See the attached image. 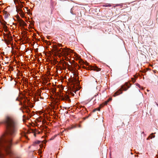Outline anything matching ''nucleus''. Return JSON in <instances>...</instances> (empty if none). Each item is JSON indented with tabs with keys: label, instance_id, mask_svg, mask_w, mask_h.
Segmentation results:
<instances>
[{
	"label": "nucleus",
	"instance_id": "obj_15",
	"mask_svg": "<svg viewBox=\"0 0 158 158\" xmlns=\"http://www.w3.org/2000/svg\"><path fill=\"white\" fill-rule=\"evenodd\" d=\"M104 6L105 7H110L111 6V5L110 4H106V5H104Z\"/></svg>",
	"mask_w": 158,
	"mask_h": 158
},
{
	"label": "nucleus",
	"instance_id": "obj_13",
	"mask_svg": "<svg viewBox=\"0 0 158 158\" xmlns=\"http://www.w3.org/2000/svg\"><path fill=\"white\" fill-rule=\"evenodd\" d=\"M14 2L15 4H19L20 3V1H19V0H14Z\"/></svg>",
	"mask_w": 158,
	"mask_h": 158
},
{
	"label": "nucleus",
	"instance_id": "obj_11",
	"mask_svg": "<svg viewBox=\"0 0 158 158\" xmlns=\"http://www.w3.org/2000/svg\"><path fill=\"white\" fill-rule=\"evenodd\" d=\"M22 2H20V3L18 4V6L19 8H20L22 9V8L23 7V5L22 4ZM23 3H24L23 2Z\"/></svg>",
	"mask_w": 158,
	"mask_h": 158
},
{
	"label": "nucleus",
	"instance_id": "obj_31",
	"mask_svg": "<svg viewBox=\"0 0 158 158\" xmlns=\"http://www.w3.org/2000/svg\"><path fill=\"white\" fill-rule=\"evenodd\" d=\"M26 9L27 10V9L26 8Z\"/></svg>",
	"mask_w": 158,
	"mask_h": 158
},
{
	"label": "nucleus",
	"instance_id": "obj_25",
	"mask_svg": "<svg viewBox=\"0 0 158 158\" xmlns=\"http://www.w3.org/2000/svg\"><path fill=\"white\" fill-rule=\"evenodd\" d=\"M61 44H59V46H60V47L61 46Z\"/></svg>",
	"mask_w": 158,
	"mask_h": 158
},
{
	"label": "nucleus",
	"instance_id": "obj_4",
	"mask_svg": "<svg viewBox=\"0 0 158 158\" xmlns=\"http://www.w3.org/2000/svg\"><path fill=\"white\" fill-rule=\"evenodd\" d=\"M67 64L68 65V66L69 69L70 71H72L73 72L74 77L73 81L76 82H77L78 81V77L77 70L76 69L74 68H72L68 64Z\"/></svg>",
	"mask_w": 158,
	"mask_h": 158
},
{
	"label": "nucleus",
	"instance_id": "obj_14",
	"mask_svg": "<svg viewBox=\"0 0 158 158\" xmlns=\"http://www.w3.org/2000/svg\"><path fill=\"white\" fill-rule=\"evenodd\" d=\"M56 88H54L52 89V91H53V92L54 93H55L56 94Z\"/></svg>",
	"mask_w": 158,
	"mask_h": 158
},
{
	"label": "nucleus",
	"instance_id": "obj_28",
	"mask_svg": "<svg viewBox=\"0 0 158 158\" xmlns=\"http://www.w3.org/2000/svg\"><path fill=\"white\" fill-rule=\"evenodd\" d=\"M98 110H99V111H100V108H99V109H98Z\"/></svg>",
	"mask_w": 158,
	"mask_h": 158
},
{
	"label": "nucleus",
	"instance_id": "obj_30",
	"mask_svg": "<svg viewBox=\"0 0 158 158\" xmlns=\"http://www.w3.org/2000/svg\"><path fill=\"white\" fill-rule=\"evenodd\" d=\"M157 156H158V157H158V155H157Z\"/></svg>",
	"mask_w": 158,
	"mask_h": 158
},
{
	"label": "nucleus",
	"instance_id": "obj_7",
	"mask_svg": "<svg viewBox=\"0 0 158 158\" xmlns=\"http://www.w3.org/2000/svg\"><path fill=\"white\" fill-rule=\"evenodd\" d=\"M74 56H75L76 60H79L80 62H81V60L80 56L76 53H74Z\"/></svg>",
	"mask_w": 158,
	"mask_h": 158
},
{
	"label": "nucleus",
	"instance_id": "obj_10",
	"mask_svg": "<svg viewBox=\"0 0 158 158\" xmlns=\"http://www.w3.org/2000/svg\"><path fill=\"white\" fill-rule=\"evenodd\" d=\"M153 134H154L153 133H152L148 137V138H147V140L149 139V138L151 139H152L153 138H154L155 137V136L154 135H153Z\"/></svg>",
	"mask_w": 158,
	"mask_h": 158
},
{
	"label": "nucleus",
	"instance_id": "obj_2",
	"mask_svg": "<svg viewBox=\"0 0 158 158\" xmlns=\"http://www.w3.org/2000/svg\"><path fill=\"white\" fill-rule=\"evenodd\" d=\"M129 83L127 82H126L124 85H122L121 86V88L119 89L116 92H115L113 95L114 97H116L118 95L120 94L123 93L122 90L126 91L131 86V85L130 83H129L130 85H128Z\"/></svg>",
	"mask_w": 158,
	"mask_h": 158
},
{
	"label": "nucleus",
	"instance_id": "obj_24",
	"mask_svg": "<svg viewBox=\"0 0 158 158\" xmlns=\"http://www.w3.org/2000/svg\"><path fill=\"white\" fill-rule=\"evenodd\" d=\"M25 117H26L25 115H23V118H25Z\"/></svg>",
	"mask_w": 158,
	"mask_h": 158
},
{
	"label": "nucleus",
	"instance_id": "obj_9",
	"mask_svg": "<svg viewBox=\"0 0 158 158\" xmlns=\"http://www.w3.org/2000/svg\"><path fill=\"white\" fill-rule=\"evenodd\" d=\"M19 23L21 25L23 26H25L27 25L26 23L21 19H20L19 20Z\"/></svg>",
	"mask_w": 158,
	"mask_h": 158
},
{
	"label": "nucleus",
	"instance_id": "obj_29",
	"mask_svg": "<svg viewBox=\"0 0 158 158\" xmlns=\"http://www.w3.org/2000/svg\"><path fill=\"white\" fill-rule=\"evenodd\" d=\"M40 143V142H38L37 143Z\"/></svg>",
	"mask_w": 158,
	"mask_h": 158
},
{
	"label": "nucleus",
	"instance_id": "obj_16",
	"mask_svg": "<svg viewBox=\"0 0 158 158\" xmlns=\"http://www.w3.org/2000/svg\"><path fill=\"white\" fill-rule=\"evenodd\" d=\"M22 135L23 136H24L27 139V136L26 134L25 133H23Z\"/></svg>",
	"mask_w": 158,
	"mask_h": 158
},
{
	"label": "nucleus",
	"instance_id": "obj_27",
	"mask_svg": "<svg viewBox=\"0 0 158 158\" xmlns=\"http://www.w3.org/2000/svg\"><path fill=\"white\" fill-rule=\"evenodd\" d=\"M72 96L74 95V94H72Z\"/></svg>",
	"mask_w": 158,
	"mask_h": 158
},
{
	"label": "nucleus",
	"instance_id": "obj_21",
	"mask_svg": "<svg viewBox=\"0 0 158 158\" xmlns=\"http://www.w3.org/2000/svg\"><path fill=\"white\" fill-rule=\"evenodd\" d=\"M112 100V99L111 98H110L107 101H110V100Z\"/></svg>",
	"mask_w": 158,
	"mask_h": 158
},
{
	"label": "nucleus",
	"instance_id": "obj_32",
	"mask_svg": "<svg viewBox=\"0 0 158 158\" xmlns=\"http://www.w3.org/2000/svg\"><path fill=\"white\" fill-rule=\"evenodd\" d=\"M142 133H144V132H142Z\"/></svg>",
	"mask_w": 158,
	"mask_h": 158
},
{
	"label": "nucleus",
	"instance_id": "obj_23",
	"mask_svg": "<svg viewBox=\"0 0 158 158\" xmlns=\"http://www.w3.org/2000/svg\"><path fill=\"white\" fill-rule=\"evenodd\" d=\"M83 68H84V69H85L86 68V67H85L84 66H83Z\"/></svg>",
	"mask_w": 158,
	"mask_h": 158
},
{
	"label": "nucleus",
	"instance_id": "obj_8",
	"mask_svg": "<svg viewBox=\"0 0 158 158\" xmlns=\"http://www.w3.org/2000/svg\"><path fill=\"white\" fill-rule=\"evenodd\" d=\"M91 69L92 70L97 71H98L100 70V69L96 66L91 67Z\"/></svg>",
	"mask_w": 158,
	"mask_h": 158
},
{
	"label": "nucleus",
	"instance_id": "obj_1",
	"mask_svg": "<svg viewBox=\"0 0 158 158\" xmlns=\"http://www.w3.org/2000/svg\"><path fill=\"white\" fill-rule=\"evenodd\" d=\"M16 101H19V105H23L24 108V111L26 112L27 113L29 114L30 112V110L28 108V106L25 104L27 102V104L29 105L30 103V102L28 99L27 98V97H26L24 95H23V96L19 97H18L16 99Z\"/></svg>",
	"mask_w": 158,
	"mask_h": 158
},
{
	"label": "nucleus",
	"instance_id": "obj_5",
	"mask_svg": "<svg viewBox=\"0 0 158 158\" xmlns=\"http://www.w3.org/2000/svg\"><path fill=\"white\" fill-rule=\"evenodd\" d=\"M57 94L61 100L67 101L69 102H70L71 100L69 98V97L66 94H64L62 92H60V94Z\"/></svg>",
	"mask_w": 158,
	"mask_h": 158
},
{
	"label": "nucleus",
	"instance_id": "obj_12",
	"mask_svg": "<svg viewBox=\"0 0 158 158\" xmlns=\"http://www.w3.org/2000/svg\"><path fill=\"white\" fill-rule=\"evenodd\" d=\"M81 63L82 64H85L86 66L89 65V64L87 62H85L82 60H81Z\"/></svg>",
	"mask_w": 158,
	"mask_h": 158
},
{
	"label": "nucleus",
	"instance_id": "obj_17",
	"mask_svg": "<svg viewBox=\"0 0 158 158\" xmlns=\"http://www.w3.org/2000/svg\"><path fill=\"white\" fill-rule=\"evenodd\" d=\"M136 86H137L138 87H139V88H141V86L138 83H136Z\"/></svg>",
	"mask_w": 158,
	"mask_h": 158
},
{
	"label": "nucleus",
	"instance_id": "obj_18",
	"mask_svg": "<svg viewBox=\"0 0 158 158\" xmlns=\"http://www.w3.org/2000/svg\"><path fill=\"white\" fill-rule=\"evenodd\" d=\"M98 95V94H97L96 95H95L92 98V100H93V99H94V100H95V99H94V98L95 97H96L97 95Z\"/></svg>",
	"mask_w": 158,
	"mask_h": 158
},
{
	"label": "nucleus",
	"instance_id": "obj_26",
	"mask_svg": "<svg viewBox=\"0 0 158 158\" xmlns=\"http://www.w3.org/2000/svg\"><path fill=\"white\" fill-rule=\"evenodd\" d=\"M96 110V109H95V110H94V112Z\"/></svg>",
	"mask_w": 158,
	"mask_h": 158
},
{
	"label": "nucleus",
	"instance_id": "obj_3",
	"mask_svg": "<svg viewBox=\"0 0 158 158\" xmlns=\"http://www.w3.org/2000/svg\"><path fill=\"white\" fill-rule=\"evenodd\" d=\"M57 51L59 52V53H60L62 55L64 56H66L69 54V53H72V50L70 49L67 48L66 49L65 48H57Z\"/></svg>",
	"mask_w": 158,
	"mask_h": 158
},
{
	"label": "nucleus",
	"instance_id": "obj_6",
	"mask_svg": "<svg viewBox=\"0 0 158 158\" xmlns=\"http://www.w3.org/2000/svg\"><path fill=\"white\" fill-rule=\"evenodd\" d=\"M16 11L19 13L22 16H24V14L23 11L22 9L20 8H19V7H17V6H16Z\"/></svg>",
	"mask_w": 158,
	"mask_h": 158
},
{
	"label": "nucleus",
	"instance_id": "obj_20",
	"mask_svg": "<svg viewBox=\"0 0 158 158\" xmlns=\"http://www.w3.org/2000/svg\"><path fill=\"white\" fill-rule=\"evenodd\" d=\"M132 79L133 82H135V80L133 78H132Z\"/></svg>",
	"mask_w": 158,
	"mask_h": 158
},
{
	"label": "nucleus",
	"instance_id": "obj_22",
	"mask_svg": "<svg viewBox=\"0 0 158 158\" xmlns=\"http://www.w3.org/2000/svg\"><path fill=\"white\" fill-rule=\"evenodd\" d=\"M155 104L158 106V104L156 102H155Z\"/></svg>",
	"mask_w": 158,
	"mask_h": 158
},
{
	"label": "nucleus",
	"instance_id": "obj_19",
	"mask_svg": "<svg viewBox=\"0 0 158 158\" xmlns=\"http://www.w3.org/2000/svg\"><path fill=\"white\" fill-rule=\"evenodd\" d=\"M109 102V101H106L105 102L104 105H106Z\"/></svg>",
	"mask_w": 158,
	"mask_h": 158
}]
</instances>
